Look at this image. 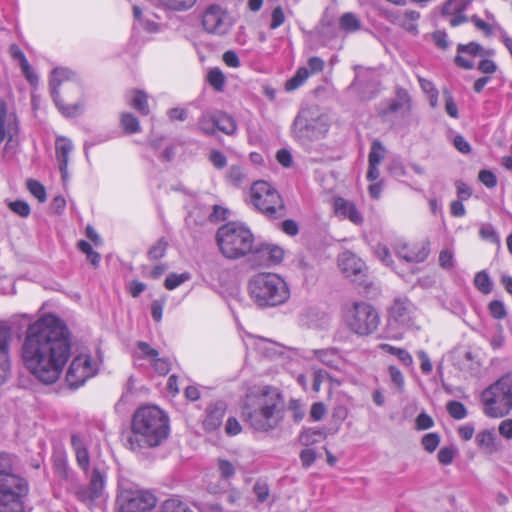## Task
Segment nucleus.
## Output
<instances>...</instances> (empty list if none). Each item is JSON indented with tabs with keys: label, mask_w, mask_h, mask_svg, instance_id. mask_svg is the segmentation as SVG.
<instances>
[{
	"label": "nucleus",
	"mask_w": 512,
	"mask_h": 512,
	"mask_svg": "<svg viewBox=\"0 0 512 512\" xmlns=\"http://www.w3.org/2000/svg\"><path fill=\"white\" fill-rule=\"evenodd\" d=\"M70 352V333L60 318L50 314L28 326L21 346V358L26 369L40 382L55 383Z\"/></svg>",
	"instance_id": "obj_1"
},
{
	"label": "nucleus",
	"mask_w": 512,
	"mask_h": 512,
	"mask_svg": "<svg viewBox=\"0 0 512 512\" xmlns=\"http://www.w3.org/2000/svg\"><path fill=\"white\" fill-rule=\"evenodd\" d=\"M285 403L280 390L273 386H262L247 393L241 407L244 422L258 432L276 429L284 419Z\"/></svg>",
	"instance_id": "obj_2"
},
{
	"label": "nucleus",
	"mask_w": 512,
	"mask_h": 512,
	"mask_svg": "<svg viewBox=\"0 0 512 512\" xmlns=\"http://www.w3.org/2000/svg\"><path fill=\"white\" fill-rule=\"evenodd\" d=\"M169 418L156 406H143L133 414L131 431L123 436L126 448L140 452L160 446L169 435Z\"/></svg>",
	"instance_id": "obj_3"
},
{
	"label": "nucleus",
	"mask_w": 512,
	"mask_h": 512,
	"mask_svg": "<svg viewBox=\"0 0 512 512\" xmlns=\"http://www.w3.org/2000/svg\"><path fill=\"white\" fill-rule=\"evenodd\" d=\"M248 291L253 302L259 307L282 305L290 298L287 282L275 273H258L248 282Z\"/></svg>",
	"instance_id": "obj_4"
},
{
	"label": "nucleus",
	"mask_w": 512,
	"mask_h": 512,
	"mask_svg": "<svg viewBox=\"0 0 512 512\" xmlns=\"http://www.w3.org/2000/svg\"><path fill=\"white\" fill-rule=\"evenodd\" d=\"M28 493V484L12 473V457L0 454V512H22V499Z\"/></svg>",
	"instance_id": "obj_5"
},
{
	"label": "nucleus",
	"mask_w": 512,
	"mask_h": 512,
	"mask_svg": "<svg viewBox=\"0 0 512 512\" xmlns=\"http://www.w3.org/2000/svg\"><path fill=\"white\" fill-rule=\"evenodd\" d=\"M255 238L251 230L237 222H229L218 228L216 242L222 255L230 260L243 258L253 251Z\"/></svg>",
	"instance_id": "obj_6"
},
{
	"label": "nucleus",
	"mask_w": 512,
	"mask_h": 512,
	"mask_svg": "<svg viewBox=\"0 0 512 512\" xmlns=\"http://www.w3.org/2000/svg\"><path fill=\"white\" fill-rule=\"evenodd\" d=\"M483 412L491 418H502L512 411V372H507L481 393Z\"/></svg>",
	"instance_id": "obj_7"
},
{
	"label": "nucleus",
	"mask_w": 512,
	"mask_h": 512,
	"mask_svg": "<svg viewBox=\"0 0 512 512\" xmlns=\"http://www.w3.org/2000/svg\"><path fill=\"white\" fill-rule=\"evenodd\" d=\"M347 328L358 336L373 334L380 324V316L376 308L365 301H354L347 305L343 314Z\"/></svg>",
	"instance_id": "obj_8"
},
{
	"label": "nucleus",
	"mask_w": 512,
	"mask_h": 512,
	"mask_svg": "<svg viewBox=\"0 0 512 512\" xmlns=\"http://www.w3.org/2000/svg\"><path fill=\"white\" fill-rule=\"evenodd\" d=\"M252 205L269 219L286 215V207L278 191L266 181H256L250 189Z\"/></svg>",
	"instance_id": "obj_9"
},
{
	"label": "nucleus",
	"mask_w": 512,
	"mask_h": 512,
	"mask_svg": "<svg viewBox=\"0 0 512 512\" xmlns=\"http://www.w3.org/2000/svg\"><path fill=\"white\" fill-rule=\"evenodd\" d=\"M64 84L67 90H72L76 94H81V86L77 75L67 68H55L50 76L49 86L52 98L59 111L68 117L75 116L81 109V105L76 103L65 106L60 97L59 87Z\"/></svg>",
	"instance_id": "obj_10"
},
{
	"label": "nucleus",
	"mask_w": 512,
	"mask_h": 512,
	"mask_svg": "<svg viewBox=\"0 0 512 512\" xmlns=\"http://www.w3.org/2000/svg\"><path fill=\"white\" fill-rule=\"evenodd\" d=\"M293 132L298 138L318 139L327 132V124L322 116L305 109L295 118Z\"/></svg>",
	"instance_id": "obj_11"
},
{
	"label": "nucleus",
	"mask_w": 512,
	"mask_h": 512,
	"mask_svg": "<svg viewBox=\"0 0 512 512\" xmlns=\"http://www.w3.org/2000/svg\"><path fill=\"white\" fill-rule=\"evenodd\" d=\"M120 512H148L157 503V499L149 491L126 489L117 497Z\"/></svg>",
	"instance_id": "obj_12"
},
{
	"label": "nucleus",
	"mask_w": 512,
	"mask_h": 512,
	"mask_svg": "<svg viewBox=\"0 0 512 512\" xmlns=\"http://www.w3.org/2000/svg\"><path fill=\"white\" fill-rule=\"evenodd\" d=\"M415 315V305L407 297H397L388 308V325L408 329L414 324Z\"/></svg>",
	"instance_id": "obj_13"
},
{
	"label": "nucleus",
	"mask_w": 512,
	"mask_h": 512,
	"mask_svg": "<svg viewBox=\"0 0 512 512\" xmlns=\"http://www.w3.org/2000/svg\"><path fill=\"white\" fill-rule=\"evenodd\" d=\"M202 25L207 33L223 36L231 29L232 19L220 5L212 4L203 13Z\"/></svg>",
	"instance_id": "obj_14"
},
{
	"label": "nucleus",
	"mask_w": 512,
	"mask_h": 512,
	"mask_svg": "<svg viewBox=\"0 0 512 512\" xmlns=\"http://www.w3.org/2000/svg\"><path fill=\"white\" fill-rule=\"evenodd\" d=\"M97 373L96 363L89 355H79L75 357L66 373V381L71 388H78L83 385L87 379Z\"/></svg>",
	"instance_id": "obj_15"
},
{
	"label": "nucleus",
	"mask_w": 512,
	"mask_h": 512,
	"mask_svg": "<svg viewBox=\"0 0 512 512\" xmlns=\"http://www.w3.org/2000/svg\"><path fill=\"white\" fill-rule=\"evenodd\" d=\"M411 109V99L406 89L398 87L395 98L386 99L379 104L378 115L389 120L392 115L405 116Z\"/></svg>",
	"instance_id": "obj_16"
},
{
	"label": "nucleus",
	"mask_w": 512,
	"mask_h": 512,
	"mask_svg": "<svg viewBox=\"0 0 512 512\" xmlns=\"http://www.w3.org/2000/svg\"><path fill=\"white\" fill-rule=\"evenodd\" d=\"M342 273L358 285L365 284L366 267L364 262L350 251L343 252L338 258Z\"/></svg>",
	"instance_id": "obj_17"
},
{
	"label": "nucleus",
	"mask_w": 512,
	"mask_h": 512,
	"mask_svg": "<svg viewBox=\"0 0 512 512\" xmlns=\"http://www.w3.org/2000/svg\"><path fill=\"white\" fill-rule=\"evenodd\" d=\"M19 124L16 114L8 111L4 100H0V143L6 141V149L17 140Z\"/></svg>",
	"instance_id": "obj_18"
},
{
	"label": "nucleus",
	"mask_w": 512,
	"mask_h": 512,
	"mask_svg": "<svg viewBox=\"0 0 512 512\" xmlns=\"http://www.w3.org/2000/svg\"><path fill=\"white\" fill-rule=\"evenodd\" d=\"M356 76L354 81L348 86V91L357 94L360 100L366 101L372 99L376 93V83L371 79V72L360 66L355 68Z\"/></svg>",
	"instance_id": "obj_19"
},
{
	"label": "nucleus",
	"mask_w": 512,
	"mask_h": 512,
	"mask_svg": "<svg viewBox=\"0 0 512 512\" xmlns=\"http://www.w3.org/2000/svg\"><path fill=\"white\" fill-rule=\"evenodd\" d=\"M13 339L11 328L0 324V385L3 384L10 372V345Z\"/></svg>",
	"instance_id": "obj_20"
},
{
	"label": "nucleus",
	"mask_w": 512,
	"mask_h": 512,
	"mask_svg": "<svg viewBox=\"0 0 512 512\" xmlns=\"http://www.w3.org/2000/svg\"><path fill=\"white\" fill-rule=\"evenodd\" d=\"M387 18L391 23L401 27L413 35H417L419 33L418 20L420 18V13L418 11L406 10L402 13L389 12Z\"/></svg>",
	"instance_id": "obj_21"
},
{
	"label": "nucleus",
	"mask_w": 512,
	"mask_h": 512,
	"mask_svg": "<svg viewBox=\"0 0 512 512\" xmlns=\"http://www.w3.org/2000/svg\"><path fill=\"white\" fill-rule=\"evenodd\" d=\"M225 412L226 404L223 401L208 405L202 422L203 428L208 432L217 430L222 425Z\"/></svg>",
	"instance_id": "obj_22"
},
{
	"label": "nucleus",
	"mask_w": 512,
	"mask_h": 512,
	"mask_svg": "<svg viewBox=\"0 0 512 512\" xmlns=\"http://www.w3.org/2000/svg\"><path fill=\"white\" fill-rule=\"evenodd\" d=\"M73 150L72 142L65 137H58L55 142L56 159L63 181L68 179L69 155Z\"/></svg>",
	"instance_id": "obj_23"
},
{
	"label": "nucleus",
	"mask_w": 512,
	"mask_h": 512,
	"mask_svg": "<svg viewBox=\"0 0 512 512\" xmlns=\"http://www.w3.org/2000/svg\"><path fill=\"white\" fill-rule=\"evenodd\" d=\"M71 444L74 450L77 464L79 467L88 472L90 467V455L88 451V439L81 434H73L71 437Z\"/></svg>",
	"instance_id": "obj_24"
},
{
	"label": "nucleus",
	"mask_w": 512,
	"mask_h": 512,
	"mask_svg": "<svg viewBox=\"0 0 512 512\" xmlns=\"http://www.w3.org/2000/svg\"><path fill=\"white\" fill-rule=\"evenodd\" d=\"M397 254L400 258L410 263H420L426 260L429 255V248L426 244L403 245L398 248Z\"/></svg>",
	"instance_id": "obj_25"
},
{
	"label": "nucleus",
	"mask_w": 512,
	"mask_h": 512,
	"mask_svg": "<svg viewBox=\"0 0 512 512\" xmlns=\"http://www.w3.org/2000/svg\"><path fill=\"white\" fill-rule=\"evenodd\" d=\"M104 489V477L99 469H94L90 477L89 487L78 493L83 501L99 498Z\"/></svg>",
	"instance_id": "obj_26"
},
{
	"label": "nucleus",
	"mask_w": 512,
	"mask_h": 512,
	"mask_svg": "<svg viewBox=\"0 0 512 512\" xmlns=\"http://www.w3.org/2000/svg\"><path fill=\"white\" fill-rule=\"evenodd\" d=\"M337 215L348 218L352 223L359 225L363 222V217L353 202L344 198H337L334 203Z\"/></svg>",
	"instance_id": "obj_27"
},
{
	"label": "nucleus",
	"mask_w": 512,
	"mask_h": 512,
	"mask_svg": "<svg viewBox=\"0 0 512 512\" xmlns=\"http://www.w3.org/2000/svg\"><path fill=\"white\" fill-rule=\"evenodd\" d=\"M478 447L487 454H493L499 450L496 436L492 430L480 431L475 438Z\"/></svg>",
	"instance_id": "obj_28"
},
{
	"label": "nucleus",
	"mask_w": 512,
	"mask_h": 512,
	"mask_svg": "<svg viewBox=\"0 0 512 512\" xmlns=\"http://www.w3.org/2000/svg\"><path fill=\"white\" fill-rule=\"evenodd\" d=\"M313 355L324 365L338 369L342 362L339 352L335 348L313 350Z\"/></svg>",
	"instance_id": "obj_29"
},
{
	"label": "nucleus",
	"mask_w": 512,
	"mask_h": 512,
	"mask_svg": "<svg viewBox=\"0 0 512 512\" xmlns=\"http://www.w3.org/2000/svg\"><path fill=\"white\" fill-rule=\"evenodd\" d=\"M227 181L234 187L240 188L249 182L248 176L243 167L231 165L226 174Z\"/></svg>",
	"instance_id": "obj_30"
},
{
	"label": "nucleus",
	"mask_w": 512,
	"mask_h": 512,
	"mask_svg": "<svg viewBox=\"0 0 512 512\" xmlns=\"http://www.w3.org/2000/svg\"><path fill=\"white\" fill-rule=\"evenodd\" d=\"M197 129L204 135L212 136L216 132V115L215 112H204L198 119Z\"/></svg>",
	"instance_id": "obj_31"
},
{
	"label": "nucleus",
	"mask_w": 512,
	"mask_h": 512,
	"mask_svg": "<svg viewBox=\"0 0 512 512\" xmlns=\"http://www.w3.org/2000/svg\"><path fill=\"white\" fill-rule=\"evenodd\" d=\"M269 245L262 244L259 247L253 244V251L250 252V262L253 263L254 266H271L272 264L269 262L270 254H268Z\"/></svg>",
	"instance_id": "obj_32"
},
{
	"label": "nucleus",
	"mask_w": 512,
	"mask_h": 512,
	"mask_svg": "<svg viewBox=\"0 0 512 512\" xmlns=\"http://www.w3.org/2000/svg\"><path fill=\"white\" fill-rule=\"evenodd\" d=\"M216 115V129L223 132L226 135H232L235 133L237 126L234 119L228 114L217 111Z\"/></svg>",
	"instance_id": "obj_33"
},
{
	"label": "nucleus",
	"mask_w": 512,
	"mask_h": 512,
	"mask_svg": "<svg viewBox=\"0 0 512 512\" xmlns=\"http://www.w3.org/2000/svg\"><path fill=\"white\" fill-rule=\"evenodd\" d=\"M310 76V72L306 67H300L295 75L285 82V90L292 92L302 86Z\"/></svg>",
	"instance_id": "obj_34"
},
{
	"label": "nucleus",
	"mask_w": 512,
	"mask_h": 512,
	"mask_svg": "<svg viewBox=\"0 0 512 512\" xmlns=\"http://www.w3.org/2000/svg\"><path fill=\"white\" fill-rule=\"evenodd\" d=\"M380 349L384 352L397 356L398 359L406 366H411L413 364L411 354L405 349L397 348L389 344H380Z\"/></svg>",
	"instance_id": "obj_35"
},
{
	"label": "nucleus",
	"mask_w": 512,
	"mask_h": 512,
	"mask_svg": "<svg viewBox=\"0 0 512 512\" xmlns=\"http://www.w3.org/2000/svg\"><path fill=\"white\" fill-rule=\"evenodd\" d=\"M130 105L142 115L149 114L148 96L143 91H134V96L130 101Z\"/></svg>",
	"instance_id": "obj_36"
},
{
	"label": "nucleus",
	"mask_w": 512,
	"mask_h": 512,
	"mask_svg": "<svg viewBox=\"0 0 512 512\" xmlns=\"http://www.w3.org/2000/svg\"><path fill=\"white\" fill-rule=\"evenodd\" d=\"M339 26L346 32H354L360 28V21L353 13L347 12L340 17Z\"/></svg>",
	"instance_id": "obj_37"
},
{
	"label": "nucleus",
	"mask_w": 512,
	"mask_h": 512,
	"mask_svg": "<svg viewBox=\"0 0 512 512\" xmlns=\"http://www.w3.org/2000/svg\"><path fill=\"white\" fill-rule=\"evenodd\" d=\"M385 156V148L379 140H374L368 155V163L379 165Z\"/></svg>",
	"instance_id": "obj_38"
},
{
	"label": "nucleus",
	"mask_w": 512,
	"mask_h": 512,
	"mask_svg": "<svg viewBox=\"0 0 512 512\" xmlns=\"http://www.w3.org/2000/svg\"><path fill=\"white\" fill-rule=\"evenodd\" d=\"M348 401L349 399H338L335 403V406L333 407V410H332V418L339 422V423H342L347 417H348V414H349V409H348Z\"/></svg>",
	"instance_id": "obj_39"
},
{
	"label": "nucleus",
	"mask_w": 512,
	"mask_h": 512,
	"mask_svg": "<svg viewBox=\"0 0 512 512\" xmlns=\"http://www.w3.org/2000/svg\"><path fill=\"white\" fill-rule=\"evenodd\" d=\"M207 80L216 91H223L225 76L219 68H213L208 72Z\"/></svg>",
	"instance_id": "obj_40"
},
{
	"label": "nucleus",
	"mask_w": 512,
	"mask_h": 512,
	"mask_svg": "<svg viewBox=\"0 0 512 512\" xmlns=\"http://www.w3.org/2000/svg\"><path fill=\"white\" fill-rule=\"evenodd\" d=\"M121 125L126 133L133 134L140 131L138 119L131 113H123L121 116Z\"/></svg>",
	"instance_id": "obj_41"
},
{
	"label": "nucleus",
	"mask_w": 512,
	"mask_h": 512,
	"mask_svg": "<svg viewBox=\"0 0 512 512\" xmlns=\"http://www.w3.org/2000/svg\"><path fill=\"white\" fill-rule=\"evenodd\" d=\"M474 284L479 291L488 294L492 291V282L485 271H480L475 275Z\"/></svg>",
	"instance_id": "obj_42"
},
{
	"label": "nucleus",
	"mask_w": 512,
	"mask_h": 512,
	"mask_svg": "<svg viewBox=\"0 0 512 512\" xmlns=\"http://www.w3.org/2000/svg\"><path fill=\"white\" fill-rule=\"evenodd\" d=\"M163 6L175 10L184 11L194 6L197 0H158Z\"/></svg>",
	"instance_id": "obj_43"
},
{
	"label": "nucleus",
	"mask_w": 512,
	"mask_h": 512,
	"mask_svg": "<svg viewBox=\"0 0 512 512\" xmlns=\"http://www.w3.org/2000/svg\"><path fill=\"white\" fill-rule=\"evenodd\" d=\"M168 247V242L165 238H160L157 242L151 246L148 250V257L150 260H158L164 257Z\"/></svg>",
	"instance_id": "obj_44"
},
{
	"label": "nucleus",
	"mask_w": 512,
	"mask_h": 512,
	"mask_svg": "<svg viewBox=\"0 0 512 512\" xmlns=\"http://www.w3.org/2000/svg\"><path fill=\"white\" fill-rule=\"evenodd\" d=\"M27 189L38 199L40 203H44L47 199L45 187L37 180L29 179L27 181Z\"/></svg>",
	"instance_id": "obj_45"
},
{
	"label": "nucleus",
	"mask_w": 512,
	"mask_h": 512,
	"mask_svg": "<svg viewBox=\"0 0 512 512\" xmlns=\"http://www.w3.org/2000/svg\"><path fill=\"white\" fill-rule=\"evenodd\" d=\"M446 408L449 415L456 420H461L467 416L466 407L459 401H449Z\"/></svg>",
	"instance_id": "obj_46"
},
{
	"label": "nucleus",
	"mask_w": 512,
	"mask_h": 512,
	"mask_svg": "<svg viewBox=\"0 0 512 512\" xmlns=\"http://www.w3.org/2000/svg\"><path fill=\"white\" fill-rule=\"evenodd\" d=\"M473 0H448L443 6V13L464 12Z\"/></svg>",
	"instance_id": "obj_47"
},
{
	"label": "nucleus",
	"mask_w": 512,
	"mask_h": 512,
	"mask_svg": "<svg viewBox=\"0 0 512 512\" xmlns=\"http://www.w3.org/2000/svg\"><path fill=\"white\" fill-rule=\"evenodd\" d=\"M161 512H192V510L176 499H168L161 506Z\"/></svg>",
	"instance_id": "obj_48"
},
{
	"label": "nucleus",
	"mask_w": 512,
	"mask_h": 512,
	"mask_svg": "<svg viewBox=\"0 0 512 512\" xmlns=\"http://www.w3.org/2000/svg\"><path fill=\"white\" fill-rule=\"evenodd\" d=\"M316 436L325 438L326 435L321 429H307L300 434V441L304 445H310L317 441Z\"/></svg>",
	"instance_id": "obj_49"
},
{
	"label": "nucleus",
	"mask_w": 512,
	"mask_h": 512,
	"mask_svg": "<svg viewBox=\"0 0 512 512\" xmlns=\"http://www.w3.org/2000/svg\"><path fill=\"white\" fill-rule=\"evenodd\" d=\"M189 276L188 274H175L172 273L168 275L165 279L164 286L168 290H173L177 288L179 285H181L183 282L188 280Z\"/></svg>",
	"instance_id": "obj_50"
},
{
	"label": "nucleus",
	"mask_w": 512,
	"mask_h": 512,
	"mask_svg": "<svg viewBox=\"0 0 512 512\" xmlns=\"http://www.w3.org/2000/svg\"><path fill=\"white\" fill-rule=\"evenodd\" d=\"M11 211L16 213L17 215L21 217H28L30 215L31 209L27 202L23 200H16L9 202L8 204Z\"/></svg>",
	"instance_id": "obj_51"
},
{
	"label": "nucleus",
	"mask_w": 512,
	"mask_h": 512,
	"mask_svg": "<svg viewBox=\"0 0 512 512\" xmlns=\"http://www.w3.org/2000/svg\"><path fill=\"white\" fill-rule=\"evenodd\" d=\"M421 442H422L424 449L427 452L432 453L438 447V445L440 443V437L437 433H428L423 436Z\"/></svg>",
	"instance_id": "obj_52"
},
{
	"label": "nucleus",
	"mask_w": 512,
	"mask_h": 512,
	"mask_svg": "<svg viewBox=\"0 0 512 512\" xmlns=\"http://www.w3.org/2000/svg\"><path fill=\"white\" fill-rule=\"evenodd\" d=\"M253 492L255 493L257 500L261 503L265 502L270 494L269 486L266 482L257 481L253 486Z\"/></svg>",
	"instance_id": "obj_53"
},
{
	"label": "nucleus",
	"mask_w": 512,
	"mask_h": 512,
	"mask_svg": "<svg viewBox=\"0 0 512 512\" xmlns=\"http://www.w3.org/2000/svg\"><path fill=\"white\" fill-rule=\"evenodd\" d=\"M479 234L484 240H488L493 243L499 242L498 234L491 224H483L479 230Z\"/></svg>",
	"instance_id": "obj_54"
},
{
	"label": "nucleus",
	"mask_w": 512,
	"mask_h": 512,
	"mask_svg": "<svg viewBox=\"0 0 512 512\" xmlns=\"http://www.w3.org/2000/svg\"><path fill=\"white\" fill-rule=\"evenodd\" d=\"M439 265L446 270L454 267V254L450 249H444L439 255Z\"/></svg>",
	"instance_id": "obj_55"
},
{
	"label": "nucleus",
	"mask_w": 512,
	"mask_h": 512,
	"mask_svg": "<svg viewBox=\"0 0 512 512\" xmlns=\"http://www.w3.org/2000/svg\"><path fill=\"white\" fill-rule=\"evenodd\" d=\"M489 311H490V314L495 319H503L506 317V314H507L506 308H505L503 302H501L499 300H494V301L490 302Z\"/></svg>",
	"instance_id": "obj_56"
},
{
	"label": "nucleus",
	"mask_w": 512,
	"mask_h": 512,
	"mask_svg": "<svg viewBox=\"0 0 512 512\" xmlns=\"http://www.w3.org/2000/svg\"><path fill=\"white\" fill-rule=\"evenodd\" d=\"M483 48L476 42H470L468 44H459L457 47L458 53H467L471 56L480 55Z\"/></svg>",
	"instance_id": "obj_57"
},
{
	"label": "nucleus",
	"mask_w": 512,
	"mask_h": 512,
	"mask_svg": "<svg viewBox=\"0 0 512 512\" xmlns=\"http://www.w3.org/2000/svg\"><path fill=\"white\" fill-rule=\"evenodd\" d=\"M218 469L221 477L224 479H229L235 474V468L233 464L225 459H220L218 461Z\"/></svg>",
	"instance_id": "obj_58"
},
{
	"label": "nucleus",
	"mask_w": 512,
	"mask_h": 512,
	"mask_svg": "<svg viewBox=\"0 0 512 512\" xmlns=\"http://www.w3.org/2000/svg\"><path fill=\"white\" fill-rule=\"evenodd\" d=\"M479 181L487 188H494L497 185L495 174L489 170H481L478 175Z\"/></svg>",
	"instance_id": "obj_59"
},
{
	"label": "nucleus",
	"mask_w": 512,
	"mask_h": 512,
	"mask_svg": "<svg viewBox=\"0 0 512 512\" xmlns=\"http://www.w3.org/2000/svg\"><path fill=\"white\" fill-rule=\"evenodd\" d=\"M438 461L442 465H449L452 463L454 457H455V449L452 447H443L438 452Z\"/></svg>",
	"instance_id": "obj_60"
},
{
	"label": "nucleus",
	"mask_w": 512,
	"mask_h": 512,
	"mask_svg": "<svg viewBox=\"0 0 512 512\" xmlns=\"http://www.w3.org/2000/svg\"><path fill=\"white\" fill-rule=\"evenodd\" d=\"M301 464L304 468H309L316 460V452L314 449H304L300 453Z\"/></svg>",
	"instance_id": "obj_61"
},
{
	"label": "nucleus",
	"mask_w": 512,
	"mask_h": 512,
	"mask_svg": "<svg viewBox=\"0 0 512 512\" xmlns=\"http://www.w3.org/2000/svg\"><path fill=\"white\" fill-rule=\"evenodd\" d=\"M284 22H285V15H284L283 9L280 6H278L272 11L270 28L276 29V28L280 27Z\"/></svg>",
	"instance_id": "obj_62"
},
{
	"label": "nucleus",
	"mask_w": 512,
	"mask_h": 512,
	"mask_svg": "<svg viewBox=\"0 0 512 512\" xmlns=\"http://www.w3.org/2000/svg\"><path fill=\"white\" fill-rule=\"evenodd\" d=\"M209 160L214 165V167H216L217 169H222L227 164L226 156L218 150H213L210 153Z\"/></svg>",
	"instance_id": "obj_63"
},
{
	"label": "nucleus",
	"mask_w": 512,
	"mask_h": 512,
	"mask_svg": "<svg viewBox=\"0 0 512 512\" xmlns=\"http://www.w3.org/2000/svg\"><path fill=\"white\" fill-rule=\"evenodd\" d=\"M242 430L239 421L235 417H229L225 424V432L229 436L238 435Z\"/></svg>",
	"instance_id": "obj_64"
}]
</instances>
